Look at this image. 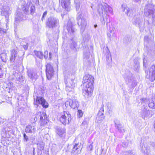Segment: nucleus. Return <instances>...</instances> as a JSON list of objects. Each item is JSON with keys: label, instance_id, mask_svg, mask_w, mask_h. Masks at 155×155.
Instances as JSON below:
<instances>
[{"label": "nucleus", "instance_id": "46", "mask_svg": "<svg viewBox=\"0 0 155 155\" xmlns=\"http://www.w3.org/2000/svg\"><path fill=\"white\" fill-rule=\"evenodd\" d=\"M71 45H74V47H75L76 46V43L75 42H72V43Z\"/></svg>", "mask_w": 155, "mask_h": 155}, {"label": "nucleus", "instance_id": "39", "mask_svg": "<svg viewBox=\"0 0 155 155\" xmlns=\"http://www.w3.org/2000/svg\"><path fill=\"white\" fill-rule=\"evenodd\" d=\"M29 7L27 6L25 8L23 9V11L25 13H27L28 12Z\"/></svg>", "mask_w": 155, "mask_h": 155}, {"label": "nucleus", "instance_id": "44", "mask_svg": "<svg viewBox=\"0 0 155 155\" xmlns=\"http://www.w3.org/2000/svg\"><path fill=\"white\" fill-rule=\"evenodd\" d=\"M87 55L86 54V53H84V55L85 56V57L87 58H88V56L89 55V52H87Z\"/></svg>", "mask_w": 155, "mask_h": 155}, {"label": "nucleus", "instance_id": "30", "mask_svg": "<svg viewBox=\"0 0 155 155\" xmlns=\"http://www.w3.org/2000/svg\"><path fill=\"white\" fill-rule=\"evenodd\" d=\"M16 56V52L15 50H13L12 52L11 57L10 60L11 61H14Z\"/></svg>", "mask_w": 155, "mask_h": 155}, {"label": "nucleus", "instance_id": "48", "mask_svg": "<svg viewBox=\"0 0 155 155\" xmlns=\"http://www.w3.org/2000/svg\"><path fill=\"white\" fill-rule=\"evenodd\" d=\"M124 5H122V8L123 9V10H124V7L125 8V5H124ZM126 8H125V9H126Z\"/></svg>", "mask_w": 155, "mask_h": 155}, {"label": "nucleus", "instance_id": "57", "mask_svg": "<svg viewBox=\"0 0 155 155\" xmlns=\"http://www.w3.org/2000/svg\"><path fill=\"white\" fill-rule=\"evenodd\" d=\"M87 37H88V35H87Z\"/></svg>", "mask_w": 155, "mask_h": 155}, {"label": "nucleus", "instance_id": "4", "mask_svg": "<svg viewBox=\"0 0 155 155\" xmlns=\"http://www.w3.org/2000/svg\"><path fill=\"white\" fill-rule=\"evenodd\" d=\"M74 76L72 74H69L67 76L66 81H65L66 84V90L69 92H73L74 88L75 87V84L74 83V79L73 78Z\"/></svg>", "mask_w": 155, "mask_h": 155}, {"label": "nucleus", "instance_id": "9", "mask_svg": "<svg viewBox=\"0 0 155 155\" xmlns=\"http://www.w3.org/2000/svg\"><path fill=\"white\" fill-rule=\"evenodd\" d=\"M34 104L38 106L39 104H41L42 106L47 108L48 107V104L43 97H37L36 99L34 98Z\"/></svg>", "mask_w": 155, "mask_h": 155}, {"label": "nucleus", "instance_id": "24", "mask_svg": "<svg viewBox=\"0 0 155 155\" xmlns=\"http://www.w3.org/2000/svg\"><path fill=\"white\" fill-rule=\"evenodd\" d=\"M56 132L59 136L62 137L63 136L65 133V130L64 129L59 127L57 129Z\"/></svg>", "mask_w": 155, "mask_h": 155}, {"label": "nucleus", "instance_id": "40", "mask_svg": "<svg viewBox=\"0 0 155 155\" xmlns=\"http://www.w3.org/2000/svg\"><path fill=\"white\" fill-rule=\"evenodd\" d=\"M78 144H76L74 146L73 148V151H74L76 150H77L78 148Z\"/></svg>", "mask_w": 155, "mask_h": 155}, {"label": "nucleus", "instance_id": "32", "mask_svg": "<svg viewBox=\"0 0 155 155\" xmlns=\"http://www.w3.org/2000/svg\"><path fill=\"white\" fill-rule=\"evenodd\" d=\"M0 57L1 59L3 61L5 62L6 61V54L4 53L1 54Z\"/></svg>", "mask_w": 155, "mask_h": 155}, {"label": "nucleus", "instance_id": "22", "mask_svg": "<svg viewBox=\"0 0 155 155\" xmlns=\"http://www.w3.org/2000/svg\"><path fill=\"white\" fill-rule=\"evenodd\" d=\"M19 13L18 12H16L15 14V31L16 32L15 30H16L17 25H19Z\"/></svg>", "mask_w": 155, "mask_h": 155}, {"label": "nucleus", "instance_id": "17", "mask_svg": "<svg viewBox=\"0 0 155 155\" xmlns=\"http://www.w3.org/2000/svg\"><path fill=\"white\" fill-rule=\"evenodd\" d=\"M114 122L115 127L120 132L124 133L125 132L124 127L119 123V121L118 120H114Z\"/></svg>", "mask_w": 155, "mask_h": 155}, {"label": "nucleus", "instance_id": "28", "mask_svg": "<svg viewBox=\"0 0 155 155\" xmlns=\"http://www.w3.org/2000/svg\"><path fill=\"white\" fill-rule=\"evenodd\" d=\"M123 11L126 13L128 16H132L133 15V14L131 13L132 12V11L130 10L129 8H126V9H124V7Z\"/></svg>", "mask_w": 155, "mask_h": 155}, {"label": "nucleus", "instance_id": "27", "mask_svg": "<svg viewBox=\"0 0 155 155\" xmlns=\"http://www.w3.org/2000/svg\"><path fill=\"white\" fill-rule=\"evenodd\" d=\"M75 6L77 11L79 10L80 8L79 0H74Z\"/></svg>", "mask_w": 155, "mask_h": 155}, {"label": "nucleus", "instance_id": "36", "mask_svg": "<svg viewBox=\"0 0 155 155\" xmlns=\"http://www.w3.org/2000/svg\"><path fill=\"white\" fill-rule=\"evenodd\" d=\"M83 113L81 110H78V114L79 117H81L83 115Z\"/></svg>", "mask_w": 155, "mask_h": 155}, {"label": "nucleus", "instance_id": "33", "mask_svg": "<svg viewBox=\"0 0 155 155\" xmlns=\"http://www.w3.org/2000/svg\"><path fill=\"white\" fill-rule=\"evenodd\" d=\"M104 112L103 107H102L99 111L97 116H102L104 115L103 112Z\"/></svg>", "mask_w": 155, "mask_h": 155}, {"label": "nucleus", "instance_id": "2", "mask_svg": "<svg viewBox=\"0 0 155 155\" xmlns=\"http://www.w3.org/2000/svg\"><path fill=\"white\" fill-rule=\"evenodd\" d=\"M98 11L100 14L101 21L103 25H105L107 21L109 13L113 15V10L112 8L107 4L103 3L99 6Z\"/></svg>", "mask_w": 155, "mask_h": 155}, {"label": "nucleus", "instance_id": "52", "mask_svg": "<svg viewBox=\"0 0 155 155\" xmlns=\"http://www.w3.org/2000/svg\"><path fill=\"white\" fill-rule=\"evenodd\" d=\"M97 27V25H94V27L95 28H96Z\"/></svg>", "mask_w": 155, "mask_h": 155}, {"label": "nucleus", "instance_id": "45", "mask_svg": "<svg viewBox=\"0 0 155 155\" xmlns=\"http://www.w3.org/2000/svg\"><path fill=\"white\" fill-rule=\"evenodd\" d=\"M0 31H1V33L3 32L4 33H5L6 32V31L5 29H1Z\"/></svg>", "mask_w": 155, "mask_h": 155}, {"label": "nucleus", "instance_id": "49", "mask_svg": "<svg viewBox=\"0 0 155 155\" xmlns=\"http://www.w3.org/2000/svg\"><path fill=\"white\" fill-rule=\"evenodd\" d=\"M134 2H139V1H140V0H133Z\"/></svg>", "mask_w": 155, "mask_h": 155}, {"label": "nucleus", "instance_id": "5", "mask_svg": "<svg viewBox=\"0 0 155 155\" xmlns=\"http://www.w3.org/2000/svg\"><path fill=\"white\" fill-rule=\"evenodd\" d=\"M59 120L64 124H68L71 120V115L68 111H64L60 114Z\"/></svg>", "mask_w": 155, "mask_h": 155}, {"label": "nucleus", "instance_id": "25", "mask_svg": "<svg viewBox=\"0 0 155 155\" xmlns=\"http://www.w3.org/2000/svg\"><path fill=\"white\" fill-rule=\"evenodd\" d=\"M28 77L32 79H35L38 78V75L28 70Z\"/></svg>", "mask_w": 155, "mask_h": 155}, {"label": "nucleus", "instance_id": "6", "mask_svg": "<svg viewBox=\"0 0 155 155\" xmlns=\"http://www.w3.org/2000/svg\"><path fill=\"white\" fill-rule=\"evenodd\" d=\"M59 24L58 19L54 17H50L46 21V26L49 28H53L55 27Z\"/></svg>", "mask_w": 155, "mask_h": 155}, {"label": "nucleus", "instance_id": "37", "mask_svg": "<svg viewBox=\"0 0 155 155\" xmlns=\"http://www.w3.org/2000/svg\"><path fill=\"white\" fill-rule=\"evenodd\" d=\"M24 140V141H27L28 140V136L26 135L25 133L23 134Z\"/></svg>", "mask_w": 155, "mask_h": 155}, {"label": "nucleus", "instance_id": "8", "mask_svg": "<svg viewBox=\"0 0 155 155\" xmlns=\"http://www.w3.org/2000/svg\"><path fill=\"white\" fill-rule=\"evenodd\" d=\"M115 28L113 24H111L110 26L109 32L107 34V35L110 41H116L117 40V36L115 33L114 30Z\"/></svg>", "mask_w": 155, "mask_h": 155}, {"label": "nucleus", "instance_id": "20", "mask_svg": "<svg viewBox=\"0 0 155 155\" xmlns=\"http://www.w3.org/2000/svg\"><path fill=\"white\" fill-rule=\"evenodd\" d=\"M24 41H23L21 43L20 45V49L23 51V54H24V52L28 48L27 42L26 38H25Z\"/></svg>", "mask_w": 155, "mask_h": 155}, {"label": "nucleus", "instance_id": "53", "mask_svg": "<svg viewBox=\"0 0 155 155\" xmlns=\"http://www.w3.org/2000/svg\"><path fill=\"white\" fill-rule=\"evenodd\" d=\"M1 148H2V146L0 144V150L1 149Z\"/></svg>", "mask_w": 155, "mask_h": 155}, {"label": "nucleus", "instance_id": "3", "mask_svg": "<svg viewBox=\"0 0 155 155\" xmlns=\"http://www.w3.org/2000/svg\"><path fill=\"white\" fill-rule=\"evenodd\" d=\"M39 118L40 124L41 126H45L48 122L47 116L45 113L42 112H39L33 116L32 118L34 119V121L35 122Z\"/></svg>", "mask_w": 155, "mask_h": 155}, {"label": "nucleus", "instance_id": "1", "mask_svg": "<svg viewBox=\"0 0 155 155\" xmlns=\"http://www.w3.org/2000/svg\"><path fill=\"white\" fill-rule=\"evenodd\" d=\"M94 80V77L89 74L86 75L83 78V94L85 97L88 98L92 95Z\"/></svg>", "mask_w": 155, "mask_h": 155}, {"label": "nucleus", "instance_id": "31", "mask_svg": "<svg viewBox=\"0 0 155 155\" xmlns=\"http://www.w3.org/2000/svg\"><path fill=\"white\" fill-rule=\"evenodd\" d=\"M104 118V115L97 116L96 119V121L97 123H100Z\"/></svg>", "mask_w": 155, "mask_h": 155}, {"label": "nucleus", "instance_id": "50", "mask_svg": "<svg viewBox=\"0 0 155 155\" xmlns=\"http://www.w3.org/2000/svg\"><path fill=\"white\" fill-rule=\"evenodd\" d=\"M142 101H143L144 102V101H146V100H147V99H146L143 98V99H142Z\"/></svg>", "mask_w": 155, "mask_h": 155}, {"label": "nucleus", "instance_id": "23", "mask_svg": "<svg viewBox=\"0 0 155 155\" xmlns=\"http://www.w3.org/2000/svg\"><path fill=\"white\" fill-rule=\"evenodd\" d=\"M152 115V112L151 110H147L144 111L142 116L144 119H145L146 118L151 117Z\"/></svg>", "mask_w": 155, "mask_h": 155}, {"label": "nucleus", "instance_id": "11", "mask_svg": "<svg viewBox=\"0 0 155 155\" xmlns=\"http://www.w3.org/2000/svg\"><path fill=\"white\" fill-rule=\"evenodd\" d=\"M145 15L149 18H153L155 17V13L153 10H155V7L150 5L149 8H146L145 10Z\"/></svg>", "mask_w": 155, "mask_h": 155}, {"label": "nucleus", "instance_id": "14", "mask_svg": "<svg viewBox=\"0 0 155 155\" xmlns=\"http://www.w3.org/2000/svg\"><path fill=\"white\" fill-rule=\"evenodd\" d=\"M31 125L27 126L25 129L26 132L31 133H35L37 131L36 126L35 123L33 122Z\"/></svg>", "mask_w": 155, "mask_h": 155}, {"label": "nucleus", "instance_id": "12", "mask_svg": "<svg viewBox=\"0 0 155 155\" xmlns=\"http://www.w3.org/2000/svg\"><path fill=\"white\" fill-rule=\"evenodd\" d=\"M65 105H69L73 109L77 108L79 105V104L76 99H69L65 102Z\"/></svg>", "mask_w": 155, "mask_h": 155}, {"label": "nucleus", "instance_id": "42", "mask_svg": "<svg viewBox=\"0 0 155 155\" xmlns=\"http://www.w3.org/2000/svg\"><path fill=\"white\" fill-rule=\"evenodd\" d=\"M125 155H134L131 152H126L125 153V154H124Z\"/></svg>", "mask_w": 155, "mask_h": 155}, {"label": "nucleus", "instance_id": "13", "mask_svg": "<svg viewBox=\"0 0 155 155\" xmlns=\"http://www.w3.org/2000/svg\"><path fill=\"white\" fill-rule=\"evenodd\" d=\"M146 77L148 78L150 81H153L155 79V65H153L150 68L149 75H146Z\"/></svg>", "mask_w": 155, "mask_h": 155}, {"label": "nucleus", "instance_id": "51", "mask_svg": "<svg viewBox=\"0 0 155 155\" xmlns=\"http://www.w3.org/2000/svg\"><path fill=\"white\" fill-rule=\"evenodd\" d=\"M51 53L50 52L49 53V56H50V58H51Z\"/></svg>", "mask_w": 155, "mask_h": 155}, {"label": "nucleus", "instance_id": "16", "mask_svg": "<svg viewBox=\"0 0 155 155\" xmlns=\"http://www.w3.org/2000/svg\"><path fill=\"white\" fill-rule=\"evenodd\" d=\"M143 19L140 18L139 15L135 16L134 18L133 23L135 25H140Z\"/></svg>", "mask_w": 155, "mask_h": 155}, {"label": "nucleus", "instance_id": "54", "mask_svg": "<svg viewBox=\"0 0 155 155\" xmlns=\"http://www.w3.org/2000/svg\"><path fill=\"white\" fill-rule=\"evenodd\" d=\"M142 145V144L141 143L140 144V146H141Z\"/></svg>", "mask_w": 155, "mask_h": 155}, {"label": "nucleus", "instance_id": "55", "mask_svg": "<svg viewBox=\"0 0 155 155\" xmlns=\"http://www.w3.org/2000/svg\"><path fill=\"white\" fill-rule=\"evenodd\" d=\"M17 78V79L18 78V79H19V78Z\"/></svg>", "mask_w": 155, "mask_h": 155}, {"label": "nucleus", "instance_id": "34", "mask_svg": "<svg viewBox=\"0 0 155 155\" xmlns=\"http://www.w3.org/2000/svg\"><path fill=\"white\" fill-rule=\"evenodd\" d=\"M89 119L88 118H85L82 123L83 125H87L88 123Z\"/></svg>", "mask_w": 155, "mask_h": 155}, {"label": "nucleus", "instance_id": "41", "mask_svg": "<svg viewBox=\"0 0 155 155\" xmlns=\"http://www.w3.org/2000/svg\"><path fill=\"white\" fill-rule=\"evenodd\" d=\"M48 51H46L44 52V57L45 58H46L48 57Z\"/></svg>", "mask_w": 155, "mask_h": 155}, {"label": "nucleus", "instance_id": "7", "mask_svg": "<svg viewBox=\"0 0 155 155\" xmlns=\"http://www.w3.org/2000/svg\"><path fill=\"white\" fill-rule=\"evenodd\" d=\"M82 12H78L77 18L78 21V24L80 26V28L82 31H83L86 25L87 22L84 18L82 16Z\"/></svg>", "mask_w": 155, "mask_h": 155}, {"label": "nucleus", "instance_id": "21", "mask_svg": "<svg viewBox=\"0 0 155 155\" xmlns=\"http://www.w3.org/2000/svg\"><path fill=\"white\" fill-rule=\"evenodd\" d=\"M142 152L145 153V155H149L150 151V148L147 145L144 144L142 147Z\"/></svg>", "mask_w": 155, "mask_h": 155}, {"label": "nucleus", "instance_id": "19", "mask_svg": "<svg viewBox=\"0 0 155 155\" xmlns=\"http://www.w3.org/2000/svg\"><path fill=\"white\" fill-rule=\"evenodd\" d=\"M67 30L68 32L71 34H73L76 31V29L74 28L72 22L70 21H69L68 22Z\"/></svg>", "mask_w": 155, "mask_h": 155}, {"label": "nucleus", "instance_id": "38", "mask_svg": "<svg viewBox=\"0 0 155 155\" xmlns=\"http://www.w3.org/2000/svg\"><path fill=\"white\" fill-rule=\"evenodd\" d=\"M47 13V11H45L43 14L42 17L41 18V20L43 21V20L45 19V18Z\"/></svg>", "mask_w": 155, "mask_h": 155}, {"label": "nucleus", "instance_id": "15", "mask_svg": "<svg viewBox=\"0 0 155 155\" xmlns=\"http://www.w3.org/2000/svg\"><path fill=\"white\" fill-rule=\"evenodd\" d=\"M10 8L9 7L7 6H5L1 9V14L2 15L8 18L10 14Z\"/></svg>", "mask_w": 155, "mask_h": 155}, {"label": "nucleus", "instance_id": "29", "mask_svg": "<svg viewBox=\"0 0 155 155\" xmlns=\"http://www.w3.org/2000/svg\"><path fill=\"white\" fill-rule=\"evenodd\" d=\"M37 145L38 149L40 150H44L45 146V143L44 142H40L39 143H38Z\"/></svg>", "mask_w": 155, "mask_h": 155}, {"label": "nucleus", "instance_id": "18", "mask_svg": "<svg viewBox=\"0 0 155 155\" xmlns=\"http://www.w3.org/2000/svg\"><path fill=\"white\" fill-rule=\"evenodd\" d=\"M70 0H62L61 3L62 6L64 7L66 10L68 11L70 10Z\"/></svg>", "mask_w": 155, "mask_h": 155}, {"label": "nucleus", "instance_id": "10", "mask_svg": "<svg viewBox=\"0 0 155 155\" xmlns=\"http://www.w3.org/2000/svg\"><path fill=\"white\" fill-rule=\"evenodd\" d=\"M46 72L47 78L50 80L54 74V71L51 64L48 63L46 65Z\"/></svg>", "mask_w": 155, "mask_h": 155}, {"label": "nucleus", "instance_id": "26", "mask_svg": "<svg viewBox=\"0 0 155 155\" xmlns=\"http://www.w3.org/2000/svg\"><path fill=\"white\" fill-rule=\"evenodd\" d=\"M34 55L35 56L41 59H42L43 58V53L41 51H34Z\"/></svg>", "mask_w": 155, "mask_h": 155}, {"label": "nucleus", "instance_id": "35", "mask_svg": "<svg viewBox=\"0 0 155 155\" xmlns=\"http://www.w3.org/2000/svg\"><path fill=\"white\" fill-rule=\"evenodd\" d=\"M31 13L32 15L33 14L35 11V7L34 6H32L31 8Z\"/></svg>", "mask_w": 155, "mask_h": 155}, {"label": "nucleus", "instance_id": "56", "mask_svg": "<svg viewBox=\"0 0 155 155\" xmlns=\"http://www.w3.org/2000/svg\"><path fill=\"white\" fill-rule=\"evenodd\" d=\"M1 69V67H0V70Z\"/></svg>", "mask_w": 155, "mask_h": 155}, {"label": "nucleus", "instance_id": "47", "mask_svg": "<svg viewBox=\"0 0 155 155\" xmlns=\"http://www.w3.org/2000/svg\"><path fill=\"white\" fill-rule=\"evenodd\" d=\"M21 80H22V83L23 84L24 83V80L25 79V78H23L22 76H21Z\"/></svg>", "mask_w": 155, "mask_h": 155}, {"label": "nucleus", "instance_id": "43", "mask_svg": "<svg viewBox=\"0 0 155 155\" xmlns=\"http://www.w3.org/2000/svg\"><path fill=\"white\" fill-rule=\"evenodd\" d=\"M93 142L91 144H90L89 147V148L90 149V151H91L93 150V146L92 144Z\"/></svg>", "mask_w": 155, "mask_h": 155}]
</instances>
